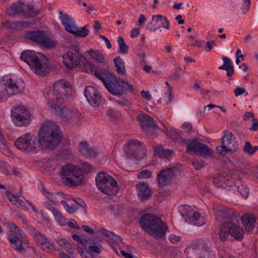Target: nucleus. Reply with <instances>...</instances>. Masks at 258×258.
<instances>
[{
  "instance_id": "obj_1",
  "label": "nucleus",
  "mask_w": 258,
  "mask_h": 258,
  "mask_svg": "<svg viewBox=\"0 0 258 258\" xmlns=\"http://www.w3.org/2000/svg\"><path fill=\"white\" fill-rule=\"evenodd\" d=\"M62 137L58 127L53 122H49L43 124L38 133V140L31 134L23 135L19 137L15 145L20 150L26 153H34L37 146L42 149L53 150L61 142Z\"/></svg>"
},
{
  "instance_id": "obj_2",
  "label": "nucleus",
  "mask_w": 258,
  "mask_h": 258,
  "mask_svg": "<svg viewBox=\"0 0 258 258\" xmlns=\"http://www.w3.org/2000/svg\"><path fill=\"white\" fill-rule=\"evenodd\" d=\"M86 71L90 72L96 77L100 80L104 84L107 90L113 95L120 96L123 92L127 89L132 91L133 86L124 80L117 79L116 76L112 73L104 71L98 67L88 63L85 60Z\"/></svg>"
},
{
  "instance_id": "obj_3",
  "label": "nucleus",
  "mask_w": 258,
  "mask_h": 258,
  "mask_svg": "<svg viewBox=\"0 0 258 258\" xmlns=\"http://www.w3.org/2000/svg\"><path fill=\"white\" fill-rule=\"evenodd\" d=\"M139 223L143 229L157 239L163 240L168 230V226L161 219L152 214L141 216Z\"/></svg>"
},
{
  "instance_id": "obj_4",
  "label": "nucleus",
  "mask_w": 258,
  "mask_h": 258,
  "mask_svg": "<svg viewBox=\"0 0 258 258\" xmlns=\"http://www.w3.org/2000/svg\"><path fill=\"white\" fill-rule=\"evenodd\" d=\"M12 225V230L7 236L11 247L17 253L27 257L35 253L36 248L30 244L23 231L14 224Z\"/></svg>"
},
{
  "instance_id": "obj_5",
  "label": "nucleus",
  "mask_w": 258,
  "mask_h": 258,
  "mask_svg": "<svg viewBox=\"0 0 258 258\" xmlns=\"http://www.w3.org/2000/svg\"><path fill=\"white\" fill-rule=\"evenodd\" d=\"M20 58L26 62L35 74L44 76L48 73L50 67L46 56L34 50H26L21 53Z\"/></svg>"
},
{
  "instance_id": "obj_6",
  "label": "nucleus",
  "mask_w": 258,
  "mask_h": 258,
  "mask_svg": "<svg viewBox=\"0 0 258 258\" xmlns=\"http://www.w3.org/2000/svg\"><path fill=\"white\" fill-rule=\"evenodd\" d=\"M60 176L67 185H78L84 178L82 170L77 166L68 164L61 167Z\"/></svg>"
},
{
  "instance_id": "obj_7",
  "label": "nucleus",
  "mask_w": 258,
  "mask_h": 258,
  "mask_svg": "<svg viewBox=\"0 0 258 258\" xmlns=\"http://www.w3.org/2000/svg\"><path fill=\"white\" fill-rule=\"evenodd\" d=\"M95 181L97 188L105 194L112 196L119 190L116 180L105 172H100L97 173Z\"/></svg>"
},
{
  "instance_id": "obj_8",
  "label": "nucleus",
  "mask_w": 258,
  "mask_h": 258,
  "mask_svg": "<svg viewBox=\"0 0 258 258\" xmlns=\"http://www.w3.org/2000/svg\"><path fill=\"white\" fill-rule=\"evenodd\" d=\"M52 110L58 115L62 121L74 124L78 123L81 119V114L77 110L64 107L60 105L52 104Z\"/></svg>"
},
{
  "instance_id": "obj_9",
  "label": "nucleus",
  "mask_w": 258,
  "mask_h": 258,
  "mask_svg": "<svg viewBox=\"0 0 258 258\" xmlns=\"http://www.w3.org/2000/svg\"><path fill=\"white\" fill-rule=\"evenodd\" d=\"M222 138L221 146H218L216 150L220 155H226L227 153H234L238 149V143L232 132L225 131Z\"/></svg>"
},
{
  "instance_id": "obj_10",
  "label": "nucleus",
  "mask_w": 258,
  "mask_h": 258,
  "mask_svg": "<svg viewBox=\"0 0 258 258\" xmlns=\"http://www.w3.org/2000/svg\"><path fill=\"white\" fill-rule=\"evenodd\" d=\"M243 229L239 225L231 222L223 223L219 231V237L221 240L224 241L229 238L231 235L238 241L243 239Z\"/></svg>"
},
{
  "instance_id": "obj_11",
  "label": "nucleus",
  "mask_w": 258,
  "mask_h": 258,
  "mask_svg": "<svg viewBox=\"0 0 258 258\" xmlns=\"http://www.w3.org/2000/svg\"><path fill=\"white\" fill-rule=\"evenodd\" d=\"M24 38L32 41L46 49H51L56 46L57 41L53 37L46 33H26Z\"/></svg>"
},
{
  "instance_id": "obj_12",
  "label": "nucleus",
  "mask_w": 258,
  "mask_h": 258,
  "mask_svg": "<svg viewBox=\"0 0 258 258\" xmlns=\"http://www.w3.org/2000/svg\"><path fill=\"white\" fill-rule=\"evenodd\" d=\"M11 116L17 126H25L30 122V113L24 106L14 108L12 111Z\"/></svg>"
},
{
  "instance_id": "obj_13",
  "label": "nucleus",
  "mask_w": 258,
  "mask_h": 258,
  "mask_svg": "<svg viewBox=\"0 0 258 258\" xmlns=\"http://www.w3.org/2000/svg\"><path fill=\"white\" fill-rule=\"evenodd\" d=\"M124 154L127 158H135L141 160V155L144 154L142 143L137 140H132L124 147Z\"/></svg>"
},
{
  "instance_id": "obj_14",
  "label": "nucleus",
  "mask_w": 258,
  "mask_h": 258,
  "mask_svg": "<svg viewBox=\"0 0 258 258\" xmlns=\"http://www.w3.org/2000/svg\"><path fill=\"white\" fill-rule=\"evenodd\" d=\"M186 144L188 150L193 151L195 153L204 157L212 156V152L209 147L196 139L187 140L186 141Z\"/></svg>"
},
{
  "instance_id": "obj_15",
  "label": "nucleus",
  "mask_w": 258,
  "mask_h": 258,
  "mask_svg": "<svg viewBox=\"0 0 258 258\" xmlns=\"http://www.w3.org/2000/svg\"><path fill=\"white\" fill-rule=\"evenodd\" d=\"M137 119L143 130L147 134H154L155 131L158 128L153 118L147 114H139L137 117Z\"/></svg>"
},
{
  "instance_id": "obj_16",
  "label": "nucleus",
  "mask_w": 258,
  "mask_h": 258,
  "mask_svg": "<svg viewBox=\"0 0 258 258\" xmlns=\"http://www.w3.org/2000/svg\"><path fill=\"white\" fill-rule=\"evenodd\" d=\"M53 88L54 95L58 102L63 99V96H69L72 92L70 84L62 79L56 81L54 84Z\"/></svg>"
},
{
  "instance_id": "obj_17",
  "label": "nucleus",
  "mask_w": 258,
  "mask_h": 258,
  "mask_svg": "<svg viewBox=\"0 0 258 258\" xmlns=\"http://www.w3.org/2000/svg\"><path fill=\"white\" fill-rule=\"evenodd\" d=\"M84 94L87 101L93 107H97L102 104L101 96L95 87L92 86H87Z\"/></svg>"
},
{
  "instance_id": "obj_18",
  "label": "nucleus",
  "mask_w": 258,
  "mask_h": 258,
  "mask_svg": "<svg viewBox=\"0 0 258 258\" xmlns=\"http://www.w3.org/2000/svg\"><path fill=\"white\" fill-rule=\"evenodd\" d=\"M176 168L171 167L161 170L157 175L158 184L160 187H164L168 185L172 181Z\"/></svg>"
},
{
  "instance_id": "obj_19",
  "label": "nucleus",
  "mask_w": 258,
  "mask_h": 258,
  "mask_svg": "<svg viewBox=\"0 0 258 258\" xmlns=\"http://www.w3.org/2000/svg\"><path fill=\"white\" fill-rule=\"evenodd\" d=\"M147 27L150 31H155L161 27L167 30L169 29V22L167 18L161 15L152 16V21L147 24Z\"/></svg>"
},
{
  "instance_id": "obj_20",
  "label": "nucleus",
  "mask_w": 258,
  "mask_h": 258,
  "mask_svg": "<svg viewBox=\"0 0 258 258\" xmlns=\"http://www.w3.org/2000/svg\"><path fill=\"white\" fill-rule=\"evenodd\" d=\"M75 54L72 52H68L66 54L64 55L63 56V61L65 66L70 69L73 68L74 66L79 65L80 67H82L83 66V70L84 72H87V71H86L85 60H86L88 63L90 62L84 57H82L81 59L79 61L75 60ZM88 73H90V72H88Z\"/></svg>"
},
{
  "instance_id": "obj_21",
  "label": "nucleus",
  "mask_w": 258,
  "mask_h": 258,
  "mask_svg": "<svg viewBox=\"0 0 258 258\" xmlns=\"http://www.w3.org/2000/svg\"><path fill=\"white\" fill-rule=\"evenodd\" d=\"M237 217L238 215L235 213L234 211L228 208L220 209L217 212V219L220 222H223V223L232 222Z\"/></svg>"
},
{
  "instance_id": "obj_22",
  "label": "nucleus",
  "mask_w": 258,
  "mask_h": 258,
  "mask_svg": "<svg viewBox=\"0 0 258 258\" xmlns=\"http://www.w3.org/2000/svg\"><path fill=\"white\" fill-rule=\"evenodd\" d=\"M25 7V4L22 1L16 2L7 8L6 14L9 16H15L16 15L24 16Z\"/></svg>"
},
{
  "instance_id": "obj_23",
  "label": "nucleus",
  "mask_w": 258,
  "mask_h": 258,
  "mask_svg": "<svg viewBox=\"0 0 258 258\" xmlns=\"http://www.w3.org/2000/svg\"><path fill=\"white\" fill-rule=\"evenodd\" d=\"M60 18L64 28L68 32H82L77 31V27L76 26L73 18L68 14H63L60 12Z\"/></svg>"
},
{
  "instance_id": "obj_24",
  "label": "nucleus",
  "mask_w": 258,
  "mask_h": 258,
  "mask_svg": "<svg viewBox=\"0 0 258 258\" xmlns=\"http://www.w3.org/2000/svg\"><path fill=\"white\" fill-rule=\"evenodd\" d=\"M241 220L245 231L250 232L253 230L256 223V218L254 215L245 214L241 217Z\"/></svg>"
},
{
  "instance_id": "obj_25",
  "label": "nucleus",
  "mask_w": 258,
  "mask_h": 258,
  "mask_svg": "<svg viewBox=\"0 0 258 258\" xmlns=\"http://www.w3.org/2000/svg\"><path fill=\"white\" fill-rule=\"evenodd\" d=\"M6 91L9 96L17 94L23 91L24 85L22 84L18 86L17 84L13 82L12 79H9L5 83Z\"/></svg>"
},
{
  "instance_id": "obj_26",
  "label": "nucleus",
  "mask_w": 258,
  "mask_h": 258,
  "mask_svg": "<svg viewBox=\"0 0 258 258\" xmlns=\"http://www.w3.org/2000/svg\"><path fill=\"white\" fill-rule=\"evenodd\" d=\"M138 196L141 201L149 199L151 196V191L148 184L142 183L137 185Z\"/></svg>"
},
{
  "instance_id": "obj_27",
  "label": "nucleus",
  "mask_w": 258,
  "mask_h": 258,
  "mask_svg": "<svg viewBox=\"0 0 258 258\" xmlns=\"http://www.w3.org/2000/svg\"><path fill=\"white\" fill-rule=\"evenodd\" d=\"M41 11V8L35 5L25 4L24 16L30 18L39 14Z\"/></svg>"
},
{
  "instance_id": "obj_28",
  "label": "nucleus",
  "mask_w": 258,
  "mask_h": 258,
  "mask_svg": "<svg viewBox=\"0 0 258 258\" xmlns=\"http://www.w3.org/2000/svg\"><path fill=\"white\" fill-rule=\"evenodd\" d=\"M113 62L116 72L119 75H124L126 74V71L123 60L118 56L114 58Z\"/></svg>"
},
{
  "instance_id": "obj_29",
  "label": "nucleus",
  "mask_w": 258,
  "mask_h": 258,
  "mask_svg": "<svg viewBox=\"0 0 258 258\" xmlns=\"http://www.w3.org/2000/svg\"><path fill=\"white\" fill-rule=\"evenodd\" d=\"M154 153L160 158H167L172 153V151L169 149H164V148L160 146H155L154 148Z\"/></svg>"
},
{
  "instance_id": "obj_30",
  "label": "nucleus",
  "mask_w": 258,
  "mask_h": 258,
  "mask_svg": "<svg viewBox=\"0 0 258 258\" xmlns=\"http://www.w3.org/2000/svg\"><path fill=\"white\" fill-rule=\"evenodd\" d=\"M101 233L106 237L111 239L115 243L118 244L122 242V239L119 236L115 234L113 232L101 228Z\"/></svg>"
},
{
  "instance_id": "obj_31",
  "label": "nucleus",
  "mask_w": 258,
  "mask_h": 258,
  "mask_svg": "<svg viewBox=\"0 0 258 258\" xmlns=\"http://www.w3.org/2000/svg\"><path fill=\"white\" fill-rule=\"evenodd\" d=\"M39 246L44 251L47 252H51L55 249V245L50 242L47 238Z\"/></svg>"
},
{
  "instance_id": "obj_32",
  "label": "nucleus",
  "mask_w": 258,
  "mask_h": 258,
  "mask_svg": "<svg viewBox=\"0 0 258 258\" xmlns=\"http://www.w3.org/2000/svg\"><path fill=\"white\" fill-rule=\"evenodd\" d=\"M117 42L119 45L118 53L122 54L127 53L128 50V46L125 44L123 38L119 36L118 38Z\"/></svg>"
},
{
  "instance_id": "obj_33",
  "label": "nucleus",
  "mask_w": 258,
  "mask_h": 258,
  "mask_svg": "<svg viewBox=\"0 0 258 258\" xmlns=\"http://www.w3.org/2000/svg\"><path fill=\"white\" fill-rule=\"evenodd\" d=\"M189 219L195 225L198 226H202L204 224L203 221L204 218L201 216L199 213H195L190 216Z\"/></svg>"
},
{
  "instance_id": "obj_34",
  "label": "nucleus",
  "mask_w": 258,
  "mask_h": 258,
  "mask_svg": "<svg viewBox=\"0 0 258 258\" xmlns=\"http://www.w3.org/2000/svg\"><path fill=\"white\" fill-rule=\"evenodd\" d=\"M240 183V185H236L237 191L240 195L243 197L246 198L249 194V189L247 188L246 186H244L240 181H237L236 183Z\"/></svg>"
},
{
  "instance_id": "obj_35",
  "label": "nucleus",
  "mask_w": 258,
  "mask_h": 258,
  "mask_svg": "<svg viewBox=\"0 0 258 258\" xmlns=\"http://www.w3.org/2000/svg\"><path fill=\"white\" fill-rule=\"evenodd\" d=\"M58 244L62 247L66 249L70 254H74V253L72 252L71 244L67 240L63 238H59L57 240Z\"/></svg>"
},
{
  "instance_id": "obj_36",
  "label": "nucleus",
  "mask_w": 258,
  "mask_h": 258,
  "mask_svg": "<svg viewBox=\"0 0 258 258\" xmlns=\"http://www.w3.org/2000/svg\"><path fill=\"white\" fill-rule=\"evenodd\" d=\"M91 57L97 62H102L104 60L103 55L98 50H90L88 51Z\"/></svg>"
},
{
  "instance_id": "obj_37",
  "label": "nucleus",
  "mask_w": 258,
  "mask_h": 258,
  "mask_svg": "<svg viewBox=\"0 0 258 258\" xmlns=\"http://www.w3.org/2000/svg\"><path fill=\"white\" fill-rule=\"evenodd\" d=\"M0 150L3 154L7 156L11 157L13 155L12 152L7 146L6 141L5 142L0 143Z\"/></svg>"
},
{
  "instance_id": "obj_38",
  "label": "nucleus",
  "mask_w": 258,
  "mask_h": 258,
  "mask_svg": "<svg viewBox=\"0 0 258 258\" xmlns=\"http://www.w3.org/2000/svg\"><path fill=\"white\" fill-rule=\"evenodd\" d=\"M243 151L247 155H253V146H251L249 142H245V145L243 147Z\"/></svg>"
},
{
  "instance_id": "obj_39",
  "label": "nucleus",
  "mask_w": 258,
  "mask_h": 258,
  "mask_svg": "<svg viewBox=\"0 0 258 258\" xmlns=\"http://www.w3.org/2000/svg\"><path fill=\"white\" fill-rule=\"evenodd\" d=\"M33 237L38 245H39L44 240L47 238L43 234L38 231L35 232Z\"/></svg>"
},
{
  "instance_id": "obj_40",
  "label": "nucleus",
  "mask_w": 258,
  "mask_h": 258,
  "mask_svg": "<svg viewBox=\"0 0 258 258\" xmlns=\"http://www.w3.org/2000/svg\"><path fill=\"white\" fill-rule=\"evenodd\" d=\"M225 181V177L221 175H217L213 178V183L217 187H221L222 183Z\"/></svg>"
},
{
  "instance_id": "obj_41",
  "label": "nucleus",
  "mask_w": 258,
  "mask_h": 258,
  "mask_svg": "<svg viewBox=\"0 0 258 258\" xmlns=\"http://www.w3.org/2000/svg\"><path fill=\"white\" fill-rule=\"evenodd\" d=\"M151 177L152 172L148 170H143L140 172L137 175L138 179L149 178Z\"/></svg>"
},
{
  "instance_id": "obj_42",
  "label": "nucleus",
  "mask_w": 258,
  "mask_h": 258,
  "mask_svg": "<svg viewBox=\"0 0 258 258\" xmlns=\"http://www.w3.org/2000/svg\"><path fill=\"white\" fill-rule=\"evenodd\" d=\"M79 151L82 155H86L90 148L88 144L86 142H82L79 145Z\"/></svg>"
},
{
  "instance_id": "obj_43",
  "label": "nucleus",
  "mask_w": 258,
  "mask_h": 258,
  "mask_svg": "<svg viewBox=\"0 0 258 258\" xmlns=\"http://www.w3.org/2000/svg\"><path fill=\"white\" fill-rule=\"evenodd\" d=\"M88 251L91 255V258H95L93 253L99 254L101 252L100 248L94 245L88 246Z\"/></svg>"
},
{
  "instance_id": "obj_44",
  "label": "nucleus",
  "mask_w": 258,
  "mask_h": 258,
  "mask_svg": "<svg viewBox=\"0 0 258 258\" xmlns=\"http://www.w3.org/2000/svg\"><path fill=\"white\" fill-rule=\"evenodd\" d=\"M181 72L182 69L180 68H178L175 71L173 75L170 77V79L172 81L178 80L181 76Z\"/></svg>"
},
{
  "instance_id": "obj_45",
  "label": "nucleus",
  "mask_w": 258,
  "mask_h": 258,
  "mask_svg": "<svg viewBox=\"0 0 258 258\" xmlns=\"http://www.w3.org/2000/svg\"><path fill=\"white\" fill-rule=\"evenodd\" d=\"M5 27L14 31H17L16 22H10L9 21H6L3 23Z\"/></svg>"
},
{
  "instance_id": "obj_46",
  "label": "nucleus",
  "mask_w": 258,
  "mask_h": 258,
  "mask_svg": "<svg viewBox=\"0 0 258 258\" xmlns=\"http://www.w3.org/2000/svg\"><path fill=\"white\" fill-rule=\"evenodd\" d=\"M17 31H22L28 27L29 24L25 21L16 22Z\"/></svg>"
},
{
  "instance_id": "obj_47",
  "label": "nucleus",
  "mask_w": 258,
  "mask_h": 258,
  "mask_svg": "<svg viewBox=\"0 0 258 258\" xmlns=\"http://www.w3.org/2000/svg\"><path fill=\"white\" fill-rule=\"evenodd\" d=\"M215 44V40H211L206 43L205 49L206 52L210 51L213 47V45Z\"/></svg>"
},
{
  "instance_id": "obj_48",
  "label": "nucleus",
  "mask_w": 258,
  "mask_h": 258,
  "mask_svg": "<svg viewBox=\"0 0 258 258\" xmlns=\"http://www.w3.org/2000/svg\"><path fill=\"white\" fill-rule=\"evenodd\" d=\"M82 169L85 172L88 173L91 171L92 169V166L91 164L86 162H83L81 163Z\"/></svg>"
},
{
  "instance_id": "obj_49",
  "label": "nucleus",
  "mask_w": 258,
  "mask_h": 258,
  "mask_svg": "<svg viewBox=\"0 0 258 258\" xmlns=\"http://www.w3.org/2000/svg\"><path fill=\"white\" fill-rule=\"evenodd\" d=\"M7 196L9 200L14 204V203H16L19 196L18 195H13L9 191H8L7 192Z\"/></svg>"
},
{
  "instance_id": "obj_50",
  "label": "nucleus",
  "mask_w": 258,
  "mask_h": 258,
  "mask_svg": "<svg viewBox=\"0 0 258 258\" xmlns=\"http://www.w3.org/2000/svg\"><path fill=\"white\" fill-rule=\"evenodd\" d=\"M179 133L175 130L169 131V137L173 140H176L179 137Z\"/></svg>"
},
{
  "instance_id": "obj_51",
  "label": "nucleus",
  "mask_w": 258,
  "mask_h": 258,
  "mask_svg": "<svg viewBox=\"0 0 258 258\" xmlns=\"http://www.w3.org/2000/svg\"><path fill=\"white\" fill-rule=\"evenodd\" d=\"M69 227L74 228L76 229H80V226L77 224V222L74 219H71L68 223Z\"/></svg>"
},
{
  "instance_id": "obj_52",
  "label": "nucleus",
  "mask_w": 258,
  "mask_h": 258,
  "mask_svg": "<svg viewBox=\"0 0 258 258\" xmlns=\"http://www.w3.org/2000/svg\"><path fill=\"white\" fill-rule=\"evenodd\" d=\"M54 216L55 220L60 224L63 225L65 223L64 219L62 217L59 211L58 212V213H57V215L54 214Z\"/></svg>"
},
{
  "instance_id": "obj_53",
  "label": "nucleus",
  "mask_w": 258,
  "mask_h": 258,
  "mask_svg": "<svg viewBox=\"0 0 258 258\" xmlns=\"http://www.w3.org/2000/svg\"><path fill=\"white\" fill-rule=\"evenodd\" d=\"M222 59L223 60L224 64L227 67V69L231 68V67H233L232 61L229 58L226 56H223Z\"/></svg>"
},
{
  "instance_id": "obj_54",
  "label": "nucleus",
  "mask_w": 258,
  "mask_h": 258,
  "mask_svg": "<svg viewBox=\"0 0 258 258\" xmlns=\"http://www.w3.org/2000/svg\"><path fill=\"white\" fill-rule=\"evenodd\" d=\"M97 155V151L96 150L90 148L87 151V153L85 156L93 158L95 157Z\"/></svg>"
},
{
  "instance_id": "obj_55",
  "label": "nucleus",
  "mask_w": 258,
  "mask_h": 258,
  "mask_svg": "<svg viewBox=\"0 0 258 258\" xmlns=\"http://www.w3.org/2000/svg\"><path fill=\"white\" fill-rule=\"evenodd\" d=\"M250 118H252V121L256 120V119L254 118L253 113L251 112H246L243 117V120H247Z\"/></svg>"
},
{
  "instance_id": "obj_56",
  "label": "nucleus",
  "mask_w": 258,
  "mask_h": 258,
  "mask_svg": "<svg viewBox=\"0 0 258 258\" xmlns=\"http://www.w3.org/2000/svg\"><path fill=\"white\" fill-rule=\"evenodd\" d=\"M170 241L172 243H176L180 240V237L174 234H171L169 236Z\"/></svg>"
},
{
  "instance_id": "obj_57",
  "label": "nucleus",
  "mask_w": 258,
  "mask_h": 258,
  "mask_svg": "<svg viewBox=\"0 0 258 258\" xmlns=\"http://www.w3.org/2000/svg\"><path fill=\"white\" fill-rule=\"evenodd\" d=\"M81 238L82 239V244H86L87 243H92L93 240L89 238L87 235L85 234H81Z\"/></svg>"
},
{
  "instance_id": "obj_58",
  "label": "nucleus",
  "mask_w": 258,
  "mask_h": 258,
  "mask_svg": "<svg viewBox=\"0 0 258 258\" xmlns=\"http://www.w3.org/2000/svg\"><path fill=\"white\" fill-rule=\"evenodd\" d=\"M245 91L246 90L244 88L239 87L236 88L234 90V92L235 96L237 97L239 95H242L243 93H244L245 92Z\"/></svg>"
},
{
  "instance_id": "obj_59",
  "label": "nucleus",
  "mask_w": 258,
  "mask_h": 258,
  "mask_svg": "<svg viewBox=\"0 0 258 258\" xmlns=\"http://www.w3.org/2000/svg\"><path fill=\"white\" fill-rule=\"evenodd\" d=\"M141 95L143 98H145L148 100H151L152 99V96L148 91L143 90L141 92Z\"/></svg>"
},
{
  "instance_id": "obj_60",
  "label": "nucleus",
  "mask_w": 258,
  "mask_h": 258,
  "mask_svg": "<svg viewBox=\"0 0 258 258\" xmlns=\"http://www.w3.org/2000/svg\"><path fill=\"white\" fill-rule=\"evenodd\" d=\"M82 228L84 231L89 234H92L94 233L93 229L89 226L83 225L82 226Z\"/></svg>"
},
{
  "instance_id": "obj_61",
  "label": "nucleus",
  "mask_w": 258,
  "mask_h": 258,
  "mask_svg": "<svg viewBox=\"0 0 258 258\" xmlns=\"http://www.w3.org/2000/svg\"><path fill=\"white\" fill-rule=\"evenodd\" d=\"M182 128L183 130H185V132H190L192 130V125L190 123H184L182 125Z\"/></svg>"
},
{
  "instance_id": "obj_62",
  "label": "nucleus",
  "mask_w": 258,
  "mask_h": 258,
  "mask_svg": "<svg viewBox=\"0 0 258 258\" xmlns=\"http://www.w3.org/2000/svg\"><path fill=\"white\" fill-rule=\"evenodd\" d=\"M73 200L79 206L85 208L87 207L85 203L81 199L78 198Z\"/></svg>"
},
{
  "instance_id": "obj_63",
  "label": "nucleus",
  "mask_w": 258,
  "mask_h": 258,
  "mask_svg": "<svg viewBox=\"0 0 258 258\" xmlns=\"http://www.w3.org/2000/svg\"><path fill=\"white\" fill-rule=\"evenodd\" d=\"M192 164L194 166V168L197 170L201 169V168L203 166V164L199 162H197L196 161H192Z\"/></svg>"
},
{
  "instance_id": "obj_64",
  "label": "nucleus",
  "mask_w": 258,
  "mask_h": 258,
  "mask_svg": "<svg viewBox=\"0 0 258 258\" xmlns=\"http://www.w3.org/2000/svg\"><path fill=\"white\" fill-rule=\"evenodd\" d=\"M67 208L68 212L70 214H73V213H75L77 209L76 207L74 205H73V206L67 205Z\"/></svg>"
}]
</instances>
